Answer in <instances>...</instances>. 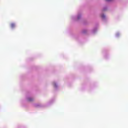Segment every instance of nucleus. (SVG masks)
I'll return each mask as SVG.
<instances>
[{
	"label": "nucleus",
	"mask_w": 128,
	"mask_h": 128,
	"mask_svg": "<svg viewBox=\"0 0 128 128\" xmlns=\"http://www.w3.org/2000/svg\"><path fill=\"white\" fill-rule=\"evenodd\" d=\"M104 57L105 58H108V57L106 56V54L104 55Z\"/></svg>",
	"instance_id": "obj_12"
},
{
	"label": "nucleus",
	"mask_w": 128,
	"mask_h": 128,
	"mask_svg": "<svg viewBox=\"0 0 128 128\" xmlns=\"http://www.w3.org/2000/svg\"><path fill=\"white\" fill-rule=\"evenodd\" d=\"M80 18H82V12L78 13L76 16H71L72 20H80Z\"/></svg>",
	"instance_id": "obj_1"
},
{
	"label": "nucleus",
	"mask_w": 128,
	"mask_h": 128,
	"mask_svg": "<svg viewBox=\"0 0 128 128\" xmlns=\"http://www.w3.org/2000/svg\"><path fill=\"white\" fill-rule=\"evenodd\" d=\"M106 10H108V7L106 6L104 7L102 10V12H106Z\"/></svg>",
	"instance_id": "obj_10"
},
{
	"label": "nucleus",
	"mask_w": 128,
	"mask_h": 128,
	"mask_svg": "<svg viewBox=\"0 0 128 128\" xmlns=\"http://www.w3.org/2000/svg\"><path fill=\"white\" fill-rule=\"evenodd\" d=\"M96 32H98V27H95L92 30V33L96 34Z\"/></svg>",
	"instance_id": "obj_6"
},
{
	"label": "nucleus",
	"mask_w": 128,
	"mask_h": 128,
	"mask_svg": "<svg viewBox=\"0 0 128 128\" xmlns=\"http://www.w3.org/2000/svg\"><path fill=\"white\" fill-rule=\"evenodd\" d=\"M34 106H36V108H40V106H42V104H34Z\"/></svg>",
	"instance_id": "obj_9"
},
{
	"label": "nucleus",
	"mask_w": 128,
	"mask_h": 128,
	"mask_svg": "<svg viewBox=\"0 0 128 128\" xmlns=\"http://www.w3.org/2000/svg\"><path fill=\"white\" fill-rule=\"evenodd\" d=\"M10 28L12 30H14L16 28V23L12 22L10 24Z\"/></svg>",
	"instance_id": "obj_2"
},
{
	"label": "nucleus",
	"mask_w": 128,
	"mask_h": 128,
	"mask_svg": "<svg viewBox=\"0 0 128 128\" xmlns=\"http://www.w3.org/2000/svg\"><path fill=\"white\" fill-rule=\"evenodd\" d=\"M100 16L102 20H103L104 22H106V16L104 13L101 14Z\"/></svg>",
	"instance_id": "obj_4"
},
{
	"label": "nucleus",
	"mask_w": 128,
	"mask_h": 128,
	"mask_svg": "<svg viewBox=\"0 0 128 128\" xmlns=\"http://www.w3.org/2000/svg\"><path fill=\"white\" fill-rule=\"evenodd\" d=\"M53 86L55 90H58V82H53Z\"/></svg>",
	"instance_id": "obj_5"
},
{
	"label": "nucleus",
	"mask_w": 128,
	"mask_h": 128,
	"mask_svg": "<svg viewBox=\"0 0 128 128\" xmlns=\"http://www.w3.org/2000/svg\"><path fill=\"white\" fill-rule=\"evenodd\" d=\"M103 54H104V52H103Z\"/></svg>",
	"instance_id": "obj_14"
},
{
	"label": "nucleus",
	"mask_w": 128,
	"mask_h": 128,
	"mask_svg": "<svg viewBox=\"0 0 128 128\" xmlns=\"http://www.w3.org/2000/svg\"><path fill=\"white\" fill-rule=\"evenodd\" d=\"M120 32H116V38H120Z\"/></svg>",
	"instance_id": "obj_8"
},
{
	"label": "nucleus",
	"mask_w": 128,
	"mask_h": 128,
	"mask_svg": "<svg viewBox=\"0 0 128 128\" xmlns=\"http://www.w3.org/2000/svg\"><path fill=\"white\" fill-rule=\"evenodd\" d=\"M34 98L31 96H27L26 97V100H27V102H34Z\"/></svg>",
	"instance_id": "obj_3"
},
{
	"label": "nucleus",
	"mask_w": 128,
	"mask_h": 128,
	"mask_svg": "<svg viewBox=\"0 0 128 128\" xmlns=\"http://www.w3.org/2000/svg\"><path fill=\"white\" fill-rule=\"evenodd\" d=\"M106 2H112L114 0H105Z\"/></svg>",
	"instance_id": "obj_11"
},
{
	"label": "nucleus",
	"mask_w": 128,
	"mask_h": 128,
	"mask_svg": "<svg viewBox=\"0 0 128 128\" xmlns=\"http://www.w3.org/2000/svg\"><path fill=\"white\" fill-rule=\"evenodd\" d=\"M52 102H54V100H51L50 102H49V104H52Z\"/></svg>",
	"instance_id": "obj_13"
},
{
	"label": "nucleus",
	"mask_w": 128,
	"mask_h": 128,
	"mask_svg": "<svg viewBox=\"0 0 128 128\" xmlns=\"http://www.w3.org/2000/svg\"><path fill=\"white\" fill-rule=\"evenodd\" d=\"M88 33V30L87 29H84L82 30V34H86Z\"/></svg>",
	"instance_id": "obj_7"
}]
</instances>
